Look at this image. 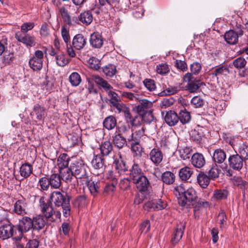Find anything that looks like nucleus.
<instances>
[{
	"mask_svg": "<svg viewBox=\"0 0 248 248\" xmlns=\"http://www.w3.org/2000/svg\"><path fill=\"white\" fill-rule=\"evenodd\" d=\"M103 73L108 77L113 76L116 72V68L114 65L109 64L103 68Z\"/></svg>",
	"mask_w": 248,
	"mask_h": 248,
	"instance_id": "nucleus-53",
	"label": "nucleus"
},
{
	"mask_svg": "<svg viewBox=\"0 0 248 248\" xmlns=\"http://www.w3.org/2000/svg\"><path fill=\"white\" fill-rule=\"evenodd\" d=\"M74 176L77 180H79L80 183H86L88 182V178L89 176L87 174V166L84 164L75 161L71 165Z\"/></svg>",
	"mask_w": 248,
	"mask_h": 248,
	"instance_id": "nucleus-3",
	"label": "nucleus"
},
{
	"mask_svg": "<svg viewBox=\"0 0 248 248\" xmlns=\"http://www.w3.org/2000/svg\"><path fill=\"white\" fill-rule=\"evenodd\" d=\"M112 138L115 146L118 149H122L126 145V139L124 138V136H121L120 134L115 133Z\"/></svg>",
	"mask_w": 248,
	"mask_h": 248,
	"instance_id": "nucleus-34",
	"label": "nucleus"
},
{
	"mask_svg": "<svg viewBox=\"0 0 248 248\" xmlns=\"http://www.w3.org/2000/svg\"><path fill=\"white\" fill-rule=\"evenodd\" d=\"M101 155L103 157H112L114 156L113 147L112 143L109 141H105L101 143L99 146Z\"/></svg>",
	"mask_w": 248,
	"mask_h": 248,
	"instance_id": "nucleus-17",
	"label": "nucleus"
},
{
	"mask_svg": "<svg viewBox=\"0 0 248 248\" xmlns=\"http://www.w3.org/2000/svg\"><path fill=\"white\" fill-rule=\"evenodd\" d=\"M122 114H123L126 121L128 123H130L132 126H136L137 124V122H138V119H141L140 117H139L138 116L133 117L130 112L129 108L127 107Z\"/></svg>",
	"mask_w": 248,
	"mask_h": 248,
	"instance_id": "nucleus-35",
	"label": "nucleus"
},
{
	"mask_svg": "<svg viewBox=\"0 0 248 248\" xmlns=\"http://www.w3.org/2000/svg\"><path fill=\"white\" fill-rule=\"evenodd\" d=\"M178 202L182 206H185L187 202H189L192 205H195L197 207H207L209 205L208 202L198 198L196 191L192 187L186 189L183 198L180 197L178 198Z\"/></svg>",
	"mask_w": 248,
	"mask_h": 248,
	"instance_id": "nucleus-2",
	"label": "nucleus"
},
{
	"mask_svg": "<svg viewBox=\"0 0 248 248\" xmlns=\"http://www.w3.org/2000/svg\"><path fill=\"white\" fill-rule=\"evenodd\" d=\"M191 162L195 167L201 168L205 164V160L202 154L196 153L191 156Z\"/></svg>",
	"mask_w": 248,
	"mask_h": 248,
	"instance_id": "nucleus-25",
	"label": "nucleus"
},
{
	"mask_svg": "<svg viewBox=\"0 0 248 248\" xmlns=\"http://www.w3.org/2000/svg\"><path fill=\"white\" fill-rule=\"evenodd\" d=\"M180 87L176 86H169L165 90L159 93L160 96L170 95L174 94L180 91Z\"/></svg>",
	"mask_w": 248,
	"mask_h": 248,
	"instance_id": "nucleus-52",
	"label": "nucleus"
},
{
	"mask_svg": "<svg viewBox=\"0 0 248 248\" xmlns=\"http://www.w3.org/2000/svg\"><path fill=\"white\" fill-rule=\"evenodd\" d=\"M50 183L48 176L45 175L44 176L39 179L37 183V188L40 191H46L50 186Z\"/></svg>",
	"mask_w": 248,
	"mask_h": 248,
	"instance_id": "nucleus-29",
	"label": "nucleus"
},
{
	"mask_svg": "<svg viewBox=\"0 0 248 248\" xmlns=\"http://www.w3.org/2000/svg\"><path fill=\"white\" fill-rule=\"evenodd\" d=\"M91 165L97 175L103 173L106 167L103 156L100 155H93L91 161Z\"/></svg>",
	"mask_w": 248,
	"mask_h": 248,
	"instance_id": "nucleus-8",
	"label": "nucleus"
},
{
	"mask_svg": "<svg viewBox=\"0 0 248 248\" xmlns=\"http://www.w3.org/2000/svg\"><path fill=\"white\" fill-rule=\"evenodd\" d=\"M44 53L41 50H36L29 61L30 67L34 71H40L43 67Z\"/></svg>",
	"mask_w": 248,
	"mask_h": 248,
	"instance_id": "nucleus-6",
	"label": "nucleus"
},
{
	"mask_svg": "<svg viewBox=\"0 0 248 248\" xmlns=\"http://www.w3.org/2000/svg\"><path fill=\"white\" fill-rule=\"evenodd\" d=\"M50 186L54 188H59L61 186L62 178L58 173H53L48 177Z\"/></svg>",
	"mask_w": 248,
	"mask_h": 248,
	"instance_id": "nucleus-38",
	"label": "nucleus"
},
{
	"mask_svg": "<svg viewBox=\"0 0 248 248\" xmlns=\"http://www.w3.org/2000/svg\"><path fill=\"white\" fill-rule=\"evenodd\" d=\"M69 80L73 86H78L81 82L80 76L77 72H73L69 77Z\"/></svg>",
	"mask_w": 248,
	"mask_h": 248,
	"instance_id": "nucleus-51",
	"label": "nucleus"
},
{
	"mask_svg": "<svg viewBox=\"0 0 248 248\" xmlns=\"http://www.w3.org/2000/svg\"><path fill=\"white\" fill-rule=\"evenodd\" d=\"M60 12L64 22L67 24H70L71 18L67 10L65 8L62 7L60 9Z\"/></svg>",
	"mask_w": 248,
	"mask_h": 248,
	"instance_id": "nucleus-59",
	"label": "nucleus"
},
{
	"mask_svg": "<svg viewBox=\"0 0 248 248\" xmlns=\"http://www.w3.org/2000/svg\"><path fill=\"white\" fill-rule=\"evenodd\" d=\"M32 166L28 163L22 164L19 170L20 176L23 178L29 177L32 173Z\"/></svg>",
	"mask_w": 248,
	"mask_h": 248,
	"instance_id": "nucleus-32",
	"label": "nucleus"
},
{
	"mask_svg": "<svg viewBox=\"0 0 248 248\" xmlns=\"http://www.w3.org/2000/svg\"><path fill=\"white\" fill-rule=\"evenodd\" d=\"M121 136H124L129 141H131L134 138L133 129L128 124H123L117 127L116 133Z\"/></svg>",
	"mask_w": 248,
	"mask_h": 248,
	"instance_id": "nucleus-12",
	"label": "nucleus"
},
{
	"mask_svg": "<svg viewBox=\"0 0 248 248\" xmlns=\"http://www.w3.org/2000/svg\"><path fill=\"white\" fill-rule=\"evenodd\" d=\"M128 142H130L131 150L137 155H141L142 152V148L139 143V140L133 139Z\"/></svg>",
	"mask_w": 248,
	"mask_h": 248,
	"instance_id": "nucleus-48",
	"label": "nucleus"
},
{
	"mask_svg": "<svg viewBox=\"0 0 248 248\" xmlns=\"http://www.w3.org/2000/svg\"><path fill=\"white\" fill-rule=\"evenodd\" d=\"M167 206V202L161 199H155L145 203L144 208L149 210H161Z\"/></svg>",
	"mask_w": 248,
	"mask_h": 248,
	"instance_id": "nucleus-13",
	"label": "nucleus"
},
{
	"mask_svg": "<svg viewBox=\"0 0 248 248\" xmlns=\"http://www.w3.org/2000/svg\"><path fill=\"white\" fill-rule=\"evenodd\" d=\"M203 85H204V83L200 80H196L188 83L186 88L190 93H194Z\"/></svg>",
	"mask_w": 248,
	"mask_h": 248,
	"instance_id": "nucleus-44",
	"label": "nucleus"
},
{
	"mask_svg": "<svg viewBox=\"0 0 248 248\" xmlns=\"http://www.w3.org/2000/svg\"><path fill=\"white\" fill-rule=\"evenodd\" d=\"M33 231L32 234L34 236L36 232H39L45 226L46 220L41 215H37L32 218Z\"/></svg>",
	"mask_w": 248,
	"mask_h": 248,
	"instance_id": "nucleus-16",
	"label": "nucleus"
},
{
	"mask_svg": "<svg viewBox=\"0 0 248 248\" xmlns=\"http://www.w3.org/2000/svg\"><path fill=\"white\" fill-rule=\"evenodd\" d=\"M112 106L114 107L113 109L114 112L117 113H123L127 108L125 105L119 102H113V105Z\"/></svg>",
	"mask_w": 248,
	"mask_h": 248,
	"instance_id": "nucleus-60",
	"label": "nucleus"
},
{
	"mask_svg": "<svg viewBox=\"0 0 248 248\" xmlns=\"http://www.w3.org/2000/svg\"><path fill=\"white\" fill-rule=\"evenodd\" d=\"M136 184L137 188L140 192H145L149 186V182L147 177L143 175L137 181L133 182Z\"/></svg>",
	"mask_w": 248,
	"mask_h": 248,
	"instance_id": "nucleus-26",
	"label": "nucleus"
},
{
	"mask_svg": "<svg viewBox=\"0 0 248 248\" xmlns=\"http://www.w3.org/2000/svg\"><path fill=\"white\" fill-rule=\"evenodd\" d=\"M15 38L19 42L24 44L27 47H32L35 45V39L29 34L23 33L20 31L16 33Z\"/></svg>",
	"mask_w": 248,
	"mask_h": 248,
	"instance_id": "nucleus-10",
	"label": "nucleus"
},
{
	"mask_svg": "<svg viewBox=\"0 0 248 248\" xmlns=\"http://www.w3.org/2000/svg\"><path fill=\"white\" fill-rule=\"evenodd\" d=\"M30 115L32 118L35 117L39 122L43 121L46 116V108L39 104H36L33 106Z\"/></svg>",
	"mask_w": 248,
	"mask_h": 248,
	"instance_id": "nucleus-14",
	"label": "nucleus"
},
{
	"mask_svg": "<svg viewBox=\"0 0 248 248\" xmlns=\"http://www.w3.org/2000/svg\"><path fill=\"white\" fill-rule=\"evenodd\" d=\"M232 180L234 185L241 189H245L248 187V182L243 180L241 177L234 176L232 178Z\"/></svg>",
	"mask_w": 248,
	"mask_h": 248,
	"instance_id": "nucleus-46",
	"label": "nucleus"
},
{
	"mask_svg": "<svg viewBox=\"0 0 248 248\" xmlns=\"http://www.w3.org/2000/svg\"><path fill=\"white\" fill-rule=\"evenodd\" d=\"M14 227L8 220L2 222L0 226V238L5 240L12 237L14 235Z\"/></svg>",
	"mask_w": 248,
	"mask_h": 248,
	"instance_id": "nucleus-7",
	"label": "nucleus"
},
{
	"mask_svg": "<svg viewBox=\"0 0 248 248\" xmlns=\"http://www.w3.org/2000/svg\"><path fill=\"white\" fill-rule=\"evenodd\" d=\"M143 83L149 91H154L156 89L155 82L153 79L146 78L143 81Z\"/></svg>",
	"mask_w": 248,
	"mask_h": 248,
	"instance_id": "nucleus-62",
	"label": "nucleus"
},
{
	"mask_svg": "<svg viewBox=\"0 0 248 248\" xmlns=\"http://www.w3.org/2000/svg\"><path fill=\"white\" fill-rule=\"evenodd\" d=\"M143 175L142 171L139 165L138 164L134 163L130 169L129 178L134 182L137 181Z\"/></svg>",
	"mask_w": 248,
	"mask_h": 248,
	"instance_id": "nucleus-23",
	"label": "nucleus"
},
{
	"mask_svg": "<svg viewBox=\"0 0 248 248\" xmlns=\"http://www.w3.org/2000/svg\"><path fill=\"white\" fill-rule=\"evenodd\" d=\"M26 203L23 200H18L14 204V212L19 215L26 214L25 209Z\"/></svg>",
	"mask_w": 248,
	"mask_h": 248,
	"instance_id": "nucleus-36",
	"label": "nucleus"
},
{
	"mask_svg": "<svg viewBox=\"0 0 248 248\" xmlns=\"http://www.w3.org/2000/svg\"><path fill=\"white\" fill-rule=\"evenodd\" d=\"M106 177L107 179H110V182L106 185L104 192L108 194H111L115 189L118 182L117 179L114 175V173L112 171H109Z\"/></svg>",
	"mask_w": 248,
	"mask_h": 248,
	"instance_id": "nucleus-15",
	"label": "nucleus"
},
{
	"mask_svg": "<svg viewBox=\"0 0 248 248\" xmlns=\"http://www.w3.org/2000/svg\"><path fill=\"white\" fill-rule=\"evenodd\" d=\"M165 122L170 126H173L179 122L177 114L173 110L167 112L164 118Z\"/></svg>",
	"mask_w": 248,
	"mask_h": 248,
	"instance_id": "nucleus-22",
	"label": "nucleus"
},
{
	"mask_svg": "<svg viewBox=\"0 0 248 248\" xmlns=\"http://www.w3.org/2000/svg\"><path fill=\"white\" fill-rule=\"evenodd\" d=\"M185 230V226L183 224L177 225L172 234L171 242L174 245L177 244L182 238Z\"/></svg>",
	"mask_w": 248,
	"mask_h": 248,
	"instance_id": "nucleus-20",
	"label": "nucleus"
},
{
	"mask_svg": "<svg viewBox=\"0 0 248 248\" xmlns=\"http://www.w3.org/2000/svg\"><path fill=\"white\" fill-rule=\"evenodd\" d=\"M60 175L62 180L67 183H70L72 182L74 178L71 165L70 167L65 168L59 170Z\"/></svg>",
	"mask_w": 248,
	"mask_h": 248,
	"instance_id": "nucleus-19",
	"label": "nucleus"
},
{
	"mask_svg": "<svg viewBox=\"0 0 248 248\" xmlns=\"http://www.w3.org/2000/svg\"><path fill=\"white\" fill-rule=\"evenodd\" d=\"M79 20L83 24L90 25L93 21V15L91 11L88 10L81 13L78 16Z\"/></svg>",
	"mask_w": 248,
	"mask_h": 248,
	"instance_id": "nucleus-31",
	"label": "nucleus"
},
{
	"mask_svg": "<svg viewBox=\"0 0 248 248\" xmlns=\"http://www.w3.org/2000/svg\"><path fill=\"white\" fill-rule=\"evenodd\" d=\"M213 161L216 163L221 164L226 158V155L224 151L221 149H216L212 155Z\"/></svg>",
	"mask_w": 248,
	"mask_h": 248,
	"instance_id": "nucleus-28",
	"label": "nucleus"
},
{
	"mask_svg": "<svg viewBox=\"0 0 248 248\" xmlns=\"http://www.w3.org/2000/svg\"><path fill=\"white\" fill-rule=\"evenodd\" d=\"M179 121L183 124L188 123L191 119L189 112L187 111L186 109L181 110L179 113Z\"/></svg>",
	"mask_w": 248,
	"mask_h": 248,
	"instance_id": "nucleus-43",
	"label": "nucleus"
},
{
	"mask_svg": "<svg viewBox=\"0 0 248 248\" xmlns=\"http://www.w3.org/2000/svg\"><path fill=\"white\" fill-rule=\"evenodd\" d=\"M209 178L205 174L200 173L197 176V181L199 185L203 188H205L209 184Z\"/></svg>",
	"mask_w": 248,
	"mask_h": 248,
	"instance_id": "nucleus-45",
	"label": "nucleus"
},
{
	"mask_svg": "<svg viewBox=\"0 0 248 248\" xmlns=\"http://www.w3.org/2000/svg\"><path fill=\"white\" fill-rule=\"evenodd\" d=\"M87 181L88 182L86 183H81V184L87 186L91 194L94 197L96 196L99 191L100 186V182L90 181L89 178H88Z\"/></svg>",
	"mask_w": 248,
	"mask_h": 248,
	"instance_id": "nucleus-27",
	"label": "nucleus"
},
{
	"mask_svg": "<svg viewBox=\"0 0 248 248\" xmlns=\"http://www.w3.org/2000/svg\"><path fill=\"white\" fill-rule=\"evenodd\" d=\"M220 170L217 166L212 167L208 171V177L210 179H215L219 176Z\"/></svg>",
	"mask_w": 248,
	"mask_h": 248,
	"instance_id": "nucleus-61",
	"label": "nucleus"
},
{
	"mask_svg": "<svg viewBox=\"0 0 248 248\" xmlns=\"http://www.w3.org/2000/svg\"><path fill=\"white\" fill-rule=\"evenodd\" d=\"M193 171L188 167H185L181 169L179 171V176L183 181H186L190 178Z\"/></svg>",
	"mask_w": 248,
	"mask_h": 248,
	"instance_id": "nucleus-41",
	"label": "nucleus"
},
{
	"mask_svg": "<svg viewBox=\"0 0 248 248\" xmlns=\"http://www.w3.org/2000/svg\"><path fill=\"white\" fill-rule=\"evenodd\" d=\"M191 139L196 143H200L203 136L202 130H193L190 133Z\"/></svg>",
	"mask_w": 248,
	"mask_h": 248,
	"instance_id": "nucleus-50",
	"label": "nucleus"
},
{
	"mask_svg": "<svg viewBox=\"0 0 248 248\" xmlns=\"http://www.w3.org/2000/svg\"><path fill=\"white\" fill-rule=\"evenodd\" d=\"M87 203V197L85 195H80L76 198L74 202L75 206H80L84 205Z\"/></svg>",
	"mask_w": 248,
	"mask_h": 248,
	"instance_id": "nucleus-63",
	"label": "nucleus"
},
{
	"mask_svg": "<svg viewBox=\"0 0 248 248\" xmlns=\"http://www.w3.org/2000/svg\"><path fill=\"white\" fill-rule=\"evenodd\" d=\"M224 38L228 44L234 45L238 41V35L234 31L231 30L226 32Z\"/></svg>",
	"mask_w": 248,
	"mask_h": 248,
	"instance_id": "nucleus-30",
	"label": "nucleus"
},
{
	"mask_svg": "<svg viewBox=\"0 0 248 248\" xmlns=\"http://www.w3.org/2000/svg\"><path fill=\"white\" fill-rule=\"evenodd\" d=\"M41 211L42 216L46 218L47 222H53L57 219L60 218L61 213L60 211L55 212L51 202H47L46 203H43Z\"/></svg>",
	"mask_w": 248,
	"mask_h": 248,
	"instance_id": "nucleus-4",
	"label": "nucleus"
},
{
	"mask_svg": "<svg viewBox=\"0 0 248 248\" xmlns=\"http://www.w3.org/2000/svg\"><path fill=\"white\" fill-rule=\"evenodd\" d=\"M156 70L158 74L165 75L170 71V68L168 64L161 63L156 66Z\"/></svg>",
	"mask_w": 248,
	"mask_h": 248,
	"instance_id": "nucleus-57",
	"label": "nucleus"
},
{
	"mask_svg": "<svg viewBox=\"0 0 248 248\" xmlns=\"http://www.w3.org/2000/svg\"><path fill=\"white\" fill-rule=\"evenodd\" d=\"M69 158L65 154H62L57 159V166L59 170L65 168H68Z\"/></svg>",
	"mask_w": 248,
	"mask_h": 248,
	"instance_id": "nucleus-37",
	"label": "nucleus"
},
{
	"mask_svg": "<svg viewBox=\"0 0 248 248\" xmlns=\"http://www.w3.org/2000/svg\"><path fill=\"white\" fill-rule=\"evenodd\" d=\"M244 159L238 154L231 155L228 158L229 167L233 170L240 171L243 168Z\"/></svg>",
	"mask_w": 248,
	"mask_h": 248,
	"instance_id": "nucleus-11",
	"label": "nucleus"
},
{
	"mask_svg": "<svg viewBox=\"0 0 248 248\" xmlns=\"http://www.w3.org/2000/svg\"><path fill=\"white\" fill-rule=\"evenodd\" d=\"M51 202L56 207H61L63 216L67 217L71 215V206L68 197L58 191H53L50 195Z\"/></svg>",
	"mask_w": 248,
	"mask_h": 248,
	"instance_id": "nucleus-1",
	"label": "nucleus"
},
{
	"mask_svg": "<svg viewBox=\"0 0 248 248\" xmlns=\"http://www.w3.org/2000/svg\"><path fill=\"white\" fill-rule=\"evenodd\" d=\"M153 103L147 99L139 100V104L134 108V110L140 116L146 115L147 113L152 110Z\"/></svg>",
	"mask_w": 248,
	"mask_h": 248,
	"instance_id": "nucleus-9",
	"label": "nucleus"
},
{
	"mask_svg": "<svg viewBox=\"0 0 248 248\" xmlns=\"http://www.w3.org/2000/svg\"><path fill=\"white\" fill-rule=\"evenodd\" d=\"M190 103L194 108H199L203 106L204 101L200 96H195L191 99Z\"/></svg>",
	"mask_w": 248,
	"mask_h": 248,
	"instance_id": "nucleus-54",
	"label": "nucleus"
},
{
	"mask_svg": "<svg viewBox=\"0 0 248 248\" xmlns=\"http://www.w3.org/2000/svg\"><path fill=\"white\" fill-rule=\"evenodd\" d=\"M55 58L57 64L60 66H64L68 63V59L63 54L57 55Z\"/></svg>",
	"mask_w": 248,
	"mask_h": 248,
	"instance_id": "nucleus-56",
	"label": "nucleus"
},
{
	"mask_svg": "<svg viewBox=\"0 0 248 248\" xmlns=\"http://www.w3.org/2000/svg\"><path fill=\"white\" fill-rule=\"evenodd\" d=\"M32 224V218L29 217H23L19 219L17 226L19 233V236L14 239L19 240L22 238L23 233L27 232L31 229L33 230Z\"/></svg>",
	"mask_w": 248,
	"mask_h": 248,
	"instance_id": "nucleus-5",
	"label": "nucleus"
},
{
	"mask_svg": "<svg viewBox=\"0 0 248 248\" xmlns=\"http://www.w3.org/2000/svg\"><path fill=\"white\" fill-rule=\"evenodd\" d=\"M90 43L93 47L99 48L102 46L104 40L99 32H94L91 35Z\"/></svg>",
	"mask_w": 248,
	"mask_h": 248,
	"instance_id": "nucleus-21",
	"label": "nucleus"
},
{
	"mask_svg": "<svg viewBox=\"0 0 248 248\" xmlns=\"http://www.w3.org/2000/svg\"><path fill=\"white\" fill-rule=\"evenodd\" d=\"M247 63L246 60L240 57L233 61V65L237 69H240L244 68Z\"/></svg>",
	"mask_w": 248,
	"mask_h": 248,
	"instance_id": "nucleus-55",
	"label": "nucleus"
},
{
	"mask_svg": "<svg viewBox=\"0 0 248 248\" xmlns=\"http://www.w3.org/2000/svg\"><path fill=\"white\" fill-rule=\"evenodd\" d=\"M34 237H33V235L32 234V237L34 238L29 241L26 244L25 248H37L38 247L39 242L38 239L39 238L40 236L37 235H35V234H34Z\"/></svg>",
	"mask_w": 248,
	"mask_h": 248,
	"instance_id": "nucleus-58",
	"label": "nucleus"
},
{
	"mask_svg": "<svg viewBox=\"0 0 248 248\" xmlns=\"http://www.w3.org/2000/svg\"><path fill=\"white\" fill-rule=\"evenodd\" d=\"M161 179L162 181L166 184L170 185L175 181V175L172 172L170 171H166L162 173Z\"/></svg>",
	"mask_w": 248,
	"mask_h": 248,
	"instance_id": "nucleus-42",
	"label": "nucleus"
},
{
	"mask_svg": "<svg viewBox=\"0 0 248 248\" xmlns=\"http://www.w3.org/2000/svg\"><path fill=\"white\" fill-rule=\"evenodd\" d=\"M86 44V39L81 34L76 35L72 41L73 47L78 50L83 48Z\"/></svg>",
	"mask_w": 248,
	"mask_h": 248,
	"instance_id": "nucleus-24",
	"label": "nucleus"
},
{
	"mask_svg": "<svg viewBox=\"0 0 248 248\" xmlns=\"http://www.w3.org/2000/svg\"><path fill=\"white\" fill-rule=\"evenodd\" d=\"M134 128L133 130H135V136H134V140H139L143 135H144L145 127L143 125L140 124H137L135 126H133Z\"/></svg>",
	"mask_w": 248,
	"mask_h": 248,
	"instance_id": "nucleus-49",
	"label": "nucleus"
},
{
	"mask_svg": "<svg viewBox=\"0 0 248 248\" xmlns=\"http://www.w3.org/2000/svg\"><path fill=\"white\" fill-rule=\"evenodd\" d=\"M93 79L100 88H102L106 91L109 90L112 88L111 86L106 80L99 76H93Z\"/></svg>",
	"mask_w": 248,
	"mask_h": 248,
	"instance_id": "nucleus-33",
	"label": "nucleus"
},
{
	"mask_svg": "<svg viewBox=\"0 0 248 248\" xmlns=\"http://www.w3.org/2000/svg\"><path fill=\"white\" fill-rule=\"evenodd\" d=\"M202 69L201 64L198 62H194L190 65V70L191 72L194 75L200 73Z\"/></svg>",
	"mask_w": 248,
	"mask_h": 248,
	"instance_id": "nucleus-64",
	"label": "nucleus"
},
{
	"mask_svg": "<svg viewBox=\"0 0 248 248\" xmlns=\"http://www.w3.org/2000/svg\"><path fill=\"white\" fill-rule=\"evenodd\" d=\"M228 194V192L225 189H216L214 191L212 198L216 201L223 200L227 199Z\"/></svg>",
	"mask_w": 248,
	"mask_h": 248,
	"instance_id": "nucleus-39",
	"label": "nucleus"
},
{
	"mask_svg": "<svg viewBox=\"0 0 248 248\" xmlns=\"http://www.w3.org/2000/svg\"><path fill=\"white\" fill-rule=\"evenodd\" d=\"M238 154L245 160H248V143H240L238 149Z\"/></svg>",
	"mask_w": 248,
	"mask_h": 248,
	"instance_id": "nucleus-47",
	"label": "nucleus"
},
{
	"mask_svg": "<svg viewBox=\"0 0 248 248\" xmlns=\"http://www.w3.org/2000/svg\"><path fill=\"white\" fill-rule=\"evenodd\" d=\"M116 125V120L113 116H109L104 120L103 126L108 130L113 129Z\"/></svg>",
	"mask_w": 248,
	"mask_h": 248,
	"instance_id": "nucleus-40",
	"label": "nucleus"
},
{
	"mask_svg": "<svg viewBox=\"0 0 248 248\" xmlns=\"http://www.w3.org/2000/svg\"><path fill=\"white\" fill-rule=\"evenodd\" d=\"M149 155L150 160L155 166L159 165L163 158V153L158 148L152 149Z\"/></svg>",
	"mask_w": 248,
	"mask_h": 248,
	"instance_id": "nucleus-18",
	"label": "nucleus"
}]
</instances>
